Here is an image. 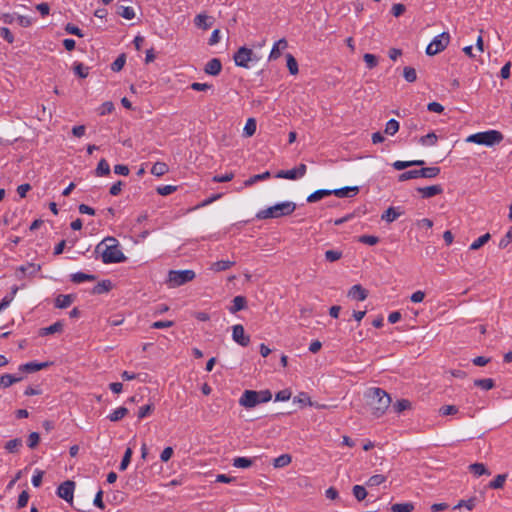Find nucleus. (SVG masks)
<instances>
[{
  "mask_svg": "<svg viewBox=\"0 0 512 512\" xmlns=\"http://www.w3.org/2000/svg\"><path fill=\"white\" fill-rule=\"evenodd\" d=\"M400 212H398L394 207H389L381 216L382 220L391 223L395 221L399 216Z\"/></svg>",
  "mask_w": 512,
  "mask_h": 512,
  "instance_id": "473e14b6",
  "label": "nucleus"
},
{
  "mask_svg": "<svg viewBox=\"0 0 512 512\" xmlns=\"http://www.w3.org/2000/svg\"><path fill=\"white\" fill-rule=\"evenodd\" d=\"M257 128L256 120L254 118H249L246 121V124L243 128V135L245 137H251L255 134Z\"/></svg>",
  "mask_w": 512,
  "mask_h": 512,
  "instance_id": "bb28decb",
  "label": "nucleus"
},
{
  "mask_svg": "<svg viewBox=\"0 0 512 512\" xmlns=\"http://www.w3.org/2000/svg\"><path fill=\"white\" fill-rule=\"evenodd\" d=\"M403 76L407 82H415L417 79L416 70L412 67H405L403 70Z\"/></svg>",
  "mask_w": 512,
  "mask_h": 512,
  "instance_id": "3c124183",
  "label": "nucleus"
},
{
  "mask_svg": "<svg viewBox=\"0 0 512 512\" xmlns=\"http://www.w3.org/2000/svg\"><path fill=\"white\" fill-rule=\"evenodd\" d=\"M386 481V477L382 474H376V475H373L371 476L368 481H367V485L370 486V487H373V486H379L381 485L382 483H384Z\"/></svg>",
  "mask_w": 512,
  "mask_h": 512,
  "instance_id": "8fccbe9b",
  "label": "nucleus"
},
{
  "mask_svg": "<svg viewBox=\"0 0 512 512\" xmlns=\"http://www.w3.org/2000/svg\"><path fill=\"white\" fill-rule=\"evenodd\" d=\"M232 464L236 468L246 469L252 466L253 460L247 457H236Z\"/></svg>",
  "mask_w": 512,
  "mask_h": 512,
  "instance_id": "f704fd0d",
  "label": "nucleus"
},
{
  "mask_svg": "<svg viewBox=\"0 0 512 512\" xmlns=\"http://www.w3.org/2000/svg\"><path fill=\"white\" fill-rule=\"evenodd\" d=\"M363 59L369 69L374 68L378 63L376 56L370 53L364 54Z\"/></svg>",
  "mask_w": 512,
  "mask_h": 512,
  "instance_id": "bf43d9fd",
  "label": "nucleus"
},
{
  "mask_svg": "<svg viewBox=\"0 0 512 512\" xmlns=\"http://www.w3.org/2000/svg\"><path fill=\"white\" fill-rule=\"evenodd\" d=\"M490 239V234L489 233H486L480 237H478L476 240H474L471 245H470V249L471 250H477L479 249L480 247H482L484 244H486L488 242V240Z\"/></svg>",
  "mask_w": 512,
  "mask_h": 512,
  "instance_id": "79ce46f5",
  "label": "nucleus"
},
{
  "mask_svg": "<svg viewBox=\"0 0 512 512\" xmlns=\"http://www.w3.org/2000/svg\"><path fill=\"white\" fill-rule=\"evenodd\" d=\"M296 209V203L293 201H283L270 207L259 210L256 213L257 219H274L291 215Z\"/></svg>",
  "mask_w": 512,
  "mask_h": 512,
  "instance_id": "7ed1b4c3",
  "label": "nucleus"
},
{
  "mask_svg": "<svg viewBox=\"0 0 512 512\" xmlns=\"http://www.w3.org/2000/svg\"><path fill=\"white\" fill-rule=\"evenodd\" d=\"M95 278L96 277L94 275L86 274V273H83V272H77V273H74V274L71 275V280L74 283H83V282H86V281H94Z\"/></svg>",
  "mask_w": 512,
  "mask_h": 512,
  "instance_id": "c756f323",
  "label": "nucleus"
},
{
  "mask_svg": "<svg viewBox=\"0 0 512 512\" xmlns=\"http://www.w3.org/2000/svg\"><path fill=\"white\" fill-rule=\"evenodd\" d=\"M287 68L292 75H296L299 72L298 63L292 54L286 55Z\"/></svg>",
  "mask_w": 512,
  "mask_h": 512,
  "instance_id": "4c0bfd02",
  "label": "nucleus"
},
{
  "mask_svg": "<svg viewBox=\"0 0 512 512\" xmlns=\"http://www.w3.org/2000/svg\"><path fill=\"white\" fill-rule=\"evenodd\" d=\"M420 178V169L419 170H409L406 172H403L399 176V181H406L409 179H416Z\"/></svg>",
  "mask_w": 512,
  "mask_h": 512,
  "instance_id": "603ef678",
  "label": "nucleus"
},
{
  "mask_svg": "<svg viewBox=\"0 0 512 512\" xmlns=\"http://www.w3.org/2000/svg\"><path fill=\"white\" fill-rule=\"evenodd\" d=\"M196 274L193 270H170L167 277V285L170 288H176L192 281Z\"/></svg>",
  "mask_w": 512,
  "mask_h": 512,
  "instance_id": "423d86ee",
  "label": "nucleus"
},
{
  "mask_svg": "<svg viewBox=\"0 0 512 512\" xmlns=\"http://www.w3.org/2000/svg\"><path fill=\"white\" fill-rule=\"evenodd\" d=\"M235 264L234 261H230V260H220V261H216L214 263L211 264L210 266V269L214 272H221V271H225V270H228L229 268H231L233 265Z\"/></svg>",
  "mask_w": 512,
  "mask_h": 512,
  "instance_id": "4be33fe9",
  "label": "nucleus"
},
{
  "mask_svg": "<svg viewBox=\"0 0 512 512\" xmlns=\"http://www.w3.org/2000/svg\"><path fill=\"white\" fill-rule=\"evenodd\" d=\"M440 173L439 167H426L420 169L421 178H434Z\"/></svg>",
  "mask_w": 512,
  "mask_h": 512,
  "instance_id": "e433bc0d",
  "label": "nucleus"
},
{
  "mask_svg": "<svg viewBox=\"0 0 512 512\" xmlns=\"http://www.w3.org/2000/svg\"><path fill=\"white\" fill-rule=\"evenodd\" d=\"M366 397L375 417L382 416L391 403L390 396L381 388L373 387L368 389Z\"/></svg>",
  "mask_w": 512,
  "mask_h": 512,
  "instance_id": "f03ea898",
  "label": "nucleus"
},
{
  "mask_svg": "<svg viewBox=\"0 0 512 512\" xmlns=\"http://www.w3.org/2000/svg\"><path fill=\"white\" fill-rule=\"evenodd\" d=\"M43 475H44V472L39 470V469H36L34 471V474H33L32 479H31L32 485L34 487H39L41 485Z\"/></svg>",
  "mask_w": 512,
  "mask_h": 512,
  "instance_id": "052dcab7",
  "label": "nucleus"
},
{
  "mask_svg": "<svg viewBox=\"0 0 512 512\" xmlns=\"http://www.w3.org/2000/svg\"><path fill=\"white\" fill-rule=\"evenodd\" d=\"M50 365L49 362H27L19 366V370L32 373L44 369Z\"/></svg>",
  "mask_w": 512,
  "mask_h": 512,
  "instance_id": "2eb2a0df",
  "label": "nucleus"
},
{
  "mask_svg": "<svg viewBox=\"0 0 512 512\" xmlns=\"http://www.w3.org/2000/svg\"><path fill=\"white\" fill-rule=\"evenodd\" d=\"M330 195H332L331 190L319 189V190L314 191L307 197V202H309V203L317 202V201L323 199L324 197L330 196Z\"/></svg>",
  "mask_w": 512,
  "mask_h": 512,
  "instance_id": "5701e85b",
  "label": "nucleus"
},
{
  "mask_svg": "<svg viewBox=\"0 0 512 512\" xmlns=\"http://www.w3.org/2000/svg\"><path fill=\"white\" fill-rule=\"evenodd\" d=\"M132 454H133L132 449L128 447V448L125 450V453H124V455H123L122 461H121V463H120V465H119V469H120L121 471L126 470V469H127V467L129 466L130 461H131Z\"/></svg>",
  "mask_w": 512,
  "mask_h": 512,
  "instance_id": "37998d69",
  "label": "nucleus"
},
{
  "mask_svg": "<svg viewBox=\"0 0 512 512\" xmlns=\"http://www.w3.org/2000/svg\"><path fill=\"white\" fill-rule=\"evenodd\" d=\"M438 136L434 132H430L418 139V143L423 147H433L437 144Z\"/></svg>",
  "mask_w": 512,
  "mask_h": 512,
  "instance_id": "6ab92c4d",
  "label": "nucleus"
},
{
  "mask_svg": "<svg viewBox=\"0 0 512 512\" xmlns=\"http://www.w3.org/2000/svg\"><path fill=\"white\" fill-rule=\"evenodd\" d=\"M423 198H431L435 195L441 194L443 189L440 185H431L427 187H420L417 189Z\"/></svg>",
  "mask_w": 512,
  "mask_h": 512,
  "instance_id": "dca6fc26",
  "label": "nucleus"
},
{
  "mask_svg": "<svg viewBox=\"0 0 512 512\" xmlns=\"http://www.w3.org/2000/svg\"><path fill=\"white\" fill-rule=\"evenodd\" d=\"M127 413H128L127 408L118 407L115 410H113L112 412H110L109 415L107 416V418L111 422H116V421L121 420Z\"/></svg>",
  "mask_w": 512,
  "mask_h": 512,
  "instance_id": "a878e982",
  "label": "nucleus"
},
{
  "mask_svg": "<svg viewBox=\"0 0 512 512\" xmlns=\"http://www.w3.org/2000/svg\"><path fill=\"white\" fill-rule=\"evenodd\" d=\"M469 470L477 477L482 475H490V472L487 470L484 464L482 463H474L469 466Z\"/></svg>",
  "mask_w": 512,
  "mask_h": 512,
  "instance_id": "72a5a7b5",
  "label": "nucleus"
},
{
  "mask_svg": "<svg viewBox=\"0 0 512 512\" xmlns=\"http://www.w3.org/2000/svg\"><path fill=\"white\" fill-rule=\"evenodd\" d=\"M194 24L203 30H207L212 26L211 17L206 14H198L194 18Z\"/></svg>",
  "mask_w": 512,
  "mask_h": 512,
  "instance_id": "a211bd4d",
  "label": "nucleus"
},
{
  "mask_svg": "<svg viewBox=\"0 0 512 512\" xmlns=\"http://www.w3.org/2000/svg\"><path fill=\"white\" fill-rule=\"evenodd\" d=\"M233 59L236 66L246 69H249L252 64L259 61V57H257L251 49L246 47H240L234 54Z\"/></svg>",
  "mask_w": 512,
  "mask_h": 512,
  "instance_id": "0eeeda50",
  "label": "nucleus"
},
{
  "mask_svg": "<svg viewBox=\"0 0 512 512\" xmlns=\"http://www.w3.org/2000/svg\"><path fill=\"white\" fill-rule=\"evenodd\" d=\"M118 10V14L126 20H132L135 17V11L132 7L120 6Z\"/></svg>",
  "mask_w": 512,
  "mask_h": 512,
  "instance_id": "58836bf2",
  "label": "nucleus"
},
{
  "mask_svg": "<svg viewBox=\"0 0 512 512\" xmlns=\"http://www.w3.org/2000/svg\"><path fill=\"white\" fill-rule=\"evenodd\" d=\"M347 296L353 300L364 301L368 292L360 284H355L348 290Z\"/></svg>",
  "mask_w": 512,
  "mask_h": 512,
  "instance_id": "f8f14e48",
  "label": "nucleus"
},
{
  "mask_svg": "<svg viewBox=\"0 0 512 512\" xmlns=\"http://www.w3.org/2000/svg\"><path fill=\"white\" fill-rule=\"evenodd\" d=\"M307 167L305 164H299L297 167L290 170H280L276 173V178L297 180L305 176Z\"/></svg>",
  "mask_w": 512,
  "mask_h": 512,
  "instance_id": "1a4fd4ad",
  "label": "nucleus"
},
{
  "mask_svg": "<svg viewBox=\"0 0 512 512\" xmlns=\"http://www.w3.org/2000/svg\"><path fill=\"white\" fill-rule=\"evenodd\" d=\"M450 42V35L448 32H442L436 35L426 47V54L434 56L446 49Z\"/></svg>",
  "mask_w": 512,
  "mask_h": 512,
  "instance_id": "6e6552de",
  "label": "nucleus"
},
{
  "mask_svg": "<svg viewBox=\"0 0 512 512\" xmlns=\"http://www.w3.org/2000/svg\"><path fill=\"white\" fill-rule=\"evenodd\" d=\"M221 70L222 64L218 58H213L209 60L204 67L205 73L211 76H217L221 72Z\"/></svg>",
  "mask_w": 512,
  "mask_h": 512,
  "instance_id": "ddd939ff",
  "label": "nucleus"
},
{
  "mask_svg": "<svg viewBox=\"0 0 512 512\" xmlns=\"http://www.w3.org/2000/svg\"><path fill=\"white\" fill-rule=\"evenodd\" d=\"M357 186H346L338 189L331 190V194H334L337 197L344 198L354 196L358 192Z\"/></svg>",
  "mask_w": 512,
  "mask_h": 512,
  "instance_id": "f3484780",
  "label": "nucleus"
},
{
  "mask_svg": "<svg viewBox=\"0 0 512 512\" xmlns=\"http://www.w3.org/2000/svg\"><path fill=\"white\" fill-rule=\"evenodd\" d=\"M74 490L75 483L73 481L67 480L59 485L57 488V495L66 502L72 503L74 498Z\"/></svg>",
  "mask_w": 512,
  "mask_h": 512,
  "instance_id": "9d476101",
  "label": "nucleus"
},
{
  "mask_svg": "<svg viewBox=\"0 0 512 512\" xmlns=\"http://www.w3.org/2000/svg\"><path fill=\"white\" fill-rule=\"evenodd\" d=\"M232 339L240 346L246 347L250 343V337L246 335L243 325L232 326Z\"/></svg>",
  "mask_w": 512,
  "mask_h": 512,
  "instance_id": "9b49d317",
  "label": "nucleus"
},
{
  "mask_svg": "<svg viewBox=\"0 0 512 512\" xmlns=\"http://www.w3.org/2000/svg\"><path fill=\"white\" fill-rule=\"evenodd\" d=\"M353 495L358 501H362L367 496L366 489L361 485H355L353 487Z\"/></svg>",
  "mask_w": 512,
  "mask_h": 512,
  "instance_id": "864d4df0",
  "label": "nucleus"
},
{
  "mask_svg": "<svg viewBox=\"0 0 512 512\" xmlns=\"http://www.w3.org/2000/svg\"><path fill=\"white\" fill-rule=\"evenodd\" d=\"M73 302V298L71 295H59L55 300V305L57 308H67Z\"/></svg>",
  "mask_w": 512,
  "mask_h": 512,
  "instance_id": "2f4dec72",
  "label": "nucleus"
},
{
  "mask_svg": "<svg viewBox=\"0 0 512 512\" xmlns=\"http://www.w3.org/2000/svg\"><path fill=\"white\" fill-rule=\"evenodd\" d=\"M414 510V504L411 502L395 503L391 506L392 512H412Z\"/></svg>",
  "mask_w": 512,
  "mask_h": 512,
  "instance_id": "7c9ffc66",
  "label": "nucleus"
},
{
  "mask_svg": "<svg viewBox=\"0 0 512 512\" xmlns=\"http://www.w3.org/2000/svg\"><path fill=\"white\" fill-rule=\"evenodd\" d=\"M152 410H153L152 404H147V405L140 407L138 410V418L143 419V418L147 417L148 415H150Z\"/></svg>",
  "mask_w": 512,
  "mask_h": 512,
  "instance_id": "0e129e2a",
  "label": "nucleus"
},
{
  "mask_svg": "<svg viewBox=\"0 0 512 512\" xmlns=\"http://www.w3.org/2000/svg\"><path fill=\"white\" fill-rule=\"evenodd\" d=\"M410 407L411 403L409 400L406 399H400L393 405V409L397 413H402L403 411L409 409Z\"/></svg>",
  "mask_w": 512,
  "mask_h": 512,
  "instance_id": "49530a36",
  "label": "nucleus"
},
{
  "mask_svg": "<svg viewBox=\"0 0 512 512\" xmlns=\"http://www.w3.org/2000/svg\"><path fill=\"white\" fill-rule=\"evenodd\" d=\"M291 461L292 457L289 454H282L274 459L273 466L275 468H283L288 466Z\"/></svg>",
  "mask_w": 512,
  "mask_h": 512,
  "instance_id": "cd10ccee",
  "label": "nucleus"
},
{
  "mask_svg": "<svg viewBox=\"0 0 512 512\" xmlns=\"http://www.w3.org/2000/svg\"><path fill=\"white\" fill-rule=\"evenodd\" d=\"M359 242L373 246L379 242V238L374 235H362L359 237Z\"/></svg>",
  "mask_w": 512,
  "mask_h": 512,
  "instance_id": "4d7b16f0",
  "label": "nucleus"
},
{
  "mask_svg": "<svg viewBox=\"0 0 512 512\" xmlns=\"http://www.w3.org/2000/svg\"><path fill=\"white\" fill-rule=\"evenodd\" d=\"M506 480V475L499 474L489 484L490 488L499 489L502 488Z\"/></svg>",
  "mask_w": 512,
  "mask_h": 512,
  "instance_id": "5fc2aeb1",
  "label": "nucleus"
},
{
  "mask_svg": "<svg viewBox=\"0 0 512 512\" xmlns=\"http://www.w3.org/2000/svg\"><path fill=\"white\" fill-rule=\"evenodd\" d=\"M246 306V299L243 296H236L232 301V306L229 308L231 313H236Z\"/></svg>",
  "mask_w": 512,
  "mask_h": 512,
  "instance_id": "393cba45",
  "label": "nucleus"
},
{
  "mask_svg": "<svg viewBox=\"0 0 512 512\" xmlns=\"http://www.w3.org/2000/svg\"><path fill=\"white\" fill-rule=\"evenodd\" d=\"M458 412V408L454 405H445L440 408V414L443 416L454 415Z\"/></svg>",
  "mask_w": 512,
  "mask_h": 512,
  "instance_id": "e2e57ef3",
  "label": "nucleus"
},
{
  "mask_svg": "<svg viewBox=\"0 0 512 512\" xmlns=\"http://www.w3.org/2000/svg\"><path fill=\"white\" fill-rule=\"evenodd\" d=\"M292 396V393L289 389H283L276 393L275 395V401L278 402H285L288 401Z\"/></svg>",
  "mask_w": 512,
  "mask_h": 512,
  "instance_id": "6e6d98bb",
  "label": "nucleus"
},
{
  "mask_svg": "<svg viewBox=\"0 0 512 512\" xmlns=\"http://www.w3.org/2000/svg\"><path fill=\"white\" fill-rule=\"evenodd\" d=\"M65 31L69 34H72V35H75L77 37H83L84 34L83 32L77 27L75 26L74 24L72 23H68L66 26H65Z\"/></svg>",
  "mask_w": 512,
  "mask_h": 512,
  "instance_id": "680f3d73",
  "label": "nucleus"
},
{
  "mask_svg": "<svg viewBox=\"0 0 512 512\" xmlns=\"http://www.w3.org/2000/svg\"><path fill=\"white\" fill-rule=\"evenodd\" d=\"M167 172L168 166L164 162H156L151 168V173L157 177L163 176Z\"/></svg>",
  "mask_w": 512,
  "mask_h": 512,
  "instance_id": "c9c22d12",
  "label": "nucleus"
},
{
  "mask_svg": "<svg viewBox=\"0 0 512 512\" xmlns=\"http://www.w3.org/2000/svg\"><path fill=\"white\" fill-rule=\"evenodd\" d=\"M16 19L18 24L22 27H29L33 24V20L28 16L17 15Z\"/></svg>",
  "mask_w": 512,
  "mask_h": 512,
  "instance_id": "774afa93",
  "label": "nucleus"
},
{
  "mask_svg": "<svg viewBox=\"0 0 512 512\" xmlns=\"http://www.w3.org/2000/svg\"><path fill=\"white\" fill-rule=\"evenodd\" d=\"M22 446V440L21 439H12V440H9L6 445H5V448L8 452L10 453H15L19 450V448Z\"/></svg>",
  "mask_w": 512,
  "mask_h": 512,
  "instance_id": "c03bdc74",
  "label": "nucleus"
},
{
  "mask_svg": "<svg viewBox=\"0 0 512 512\" xmlns=\"http://www.w3.org/2000/svg\"><path fill=\"white\" fill-rule=\"evenodd\" d=\"M63 327V323L61 321H57L48 327L40 329L39 334L40 336H46L54 333H60L63 331Z\"/></svg>",
  "mask_w": 512,
  "mask_h": 512,
  "instance_id": "aec40b11",
  "label": "nucleus"
},
{
  "mask_svg": "<svg viewBox=\"0 0 512 512\" xmlns=\"http://www.w3.org/2000/svg\"><path fill=\"white\" fill-rule=\"evenodd\" d=\"M293 402L301 404V405H309V406L313 405L309 395L305 392H301L297 396H295L293 398Z\"/></svg>",
  "mask_w": 512,
  "mask_h": 512,
  "instance_id": "a18cd8bd",
  "label": "nucleus"
},
{
  "mask_svg": "<svg viewBox=\"0 0 512 512\" xmlns=\"http://www.w3.org/2000/svg\"><path fill=\"white\" fill-rule=\"evenodd\" d=\"M125 64V58L123 55L119 56L111 65V69L114 72L120 71Z\"/></svg>",
  "mask_w": 512,
  "mask_h": 512,
  "instance_id": "69168bd1",
  "label": "nucleus"
},
{
  "mask_svg": "<svg viewBox=\"0 0 512 512\" xmlns=\"http://www.w3.org/2000/svg\"><path fill=\"white\" fill-rule=\"evenodd\" d=\"M288 47L286 39L282 38L276 41L269 54V60H276L280 57L281 52Z\"/></svg>",
  "mask_w": 512,
  "mask_h": 512,
  "instance_id": "4468645a",
  "label": "nucleus"
},
{
  "mask_svg": "<svg viewBox=\"0 0 512 512\" xmlns=\"http://www.w3.org/2000/svg\"><path fill=\"white\" fill-rule=\"evenodd\" d=\"M399 130V122L395 119H390L385 126V133L393 136L395 135Z\"/></svg>",
  "mask_w": 512,
  "mask_h": 512,
  "instance_id": "ea45409f",
  "label": "nucleus"
},
{
  "mask_svg": "<svg viewBox=\"0 0 512 512\" xmlns=\"http://www.w3.org/2000/svg\"><path fill=\"white\" fill-rule=\"evenodd\" d=\"M503 138L504 136L500 131L487 130L469 135L468 137H466L465 142L475 143L486 147H493L499 144L503 140Z\"/></svg>",
  "mask_w": 512,
  "mask_h": 512,
  "instance_id": "20e7f679",
  "label": "nucleus"
},
{
  "mask_svg": "<svg viewBox=\"0 0 512 512\" xmlns=\"http://www.w3.org/2000/svg\"><path fill=\"white\" fill-rule=\"evenodd\" d=\"M474 385L480 387L483 390H490L494 387V381L491 378L476 379Z\"/></svg>",
  "mask_w": 512,
  "mask_h": 512,
  "instance_id": "a19ab883",
  "label": "nucleus"
},
{
  "mask_svg": "<svg viewBox=\"0 0 512 512\" xmlns=\"http://www.w3.org/2000/svg\"><path fill=\"white\" fill-rule=\"evenodd\" d=\"M95 174L98 177L110 174V165L105 159H101L96 167Z\"/></svg>",
  "mask_w": 512,
  "mask_h": 512,
  "instance_id": "c85d7f7f",
  "label": "nucleus"
},
{
  "mask_svg": "<svg viewBox=\"0 0 512 512\" xmlns=\"http://www.w3.org/2000/svg\"><path fill=\"white\" fill-rule=\"evenodd\" d=\"M271 399L272 393L269 390H245L239 399V404L246 409H251L260 403L269 402Z\"/></svg>",
  "mask_w": 512,
  "mask_h": 512,
  "instance_id": "39448f33",
  "label": "nucleus"
},
{
  "mask_svg": "<svg viewBox=\"0 0 512 512\" xmlns=\"http://www.w3.org/2000/svg\"><path fill=\"white\" fill-rule=\"evenodd\" d=\"M425 162L423 160H411V161H395L392 166L395 170H403L411 166H423Z\"/></svg>",
  "mask_w": 512,
  "mask_h": 512,
  "instance_id": "412c9836",
  "label": "nucleus"
},
{
  "mask_svg": "<svg viewBox=\"0 0 512 512\" xmlns=\"http://www.w3.org/2000/svg\"><path fill=\"white\" fill-rule=\"evenodd\" d=\"M0 36L5 39L8 43L14 42V36L11 31L7 27H2L0 29Z\"/></svg>",
  "mask_w": 512,
  "mask_h": 512,
  "instance_id": "338daca9",
  "label": "nucleus"
},
{
  "mask_svg": "<svg viewBox=\"0 0 512 512\" xmlns=\"http://www.w3.org/2000/svg\"><path fill=\"white\" fill-rule=\"evenodd\" d=\"M96 252L104 264L125 262L127 257L123 253L119 241L113 236L105 237L97 246Z\"/></svg>",
  "mask_w": 512,
  "mask_h": 512,
  "instance_id": "f257e3e1",
  "label": "nucleus"
},
{
  "mask_svg": "<svg viewBox=\"0 0 512 512\" xmlns=\"http://www.w3.org/2000/svg\"><path fill=\"white\" fill-rule=\"evenodd\" d=\"M22 380V377H18L12 374H4L0 376V385L4 388H8L14 383H17Z\"/></svg>",
  "mask_w": 512,
  "mask_h": 512,
  "instance_id": "b1692460",
  "label": "nucleus"
},
{
  "mask_svg": "<svg viewBox=\"0 0 512 512\" xmlns=\"http://www.w3.org/2000/svg\"><path fill=\"white\" fill-rule=\"evenodd\" d=\"M343 253L340 250H327L325 252V259L328 262H336L341 259Z\"/></svg>",
  "mask_w": 512,
  "mask_h": 512,
  "instance_id": "de8ad7c7",
  "label": "nucleus"
},
{
  "mask_svg": "<svg viewBox=\"0 0 512 512\" xmlns=\"http://www.w3.org/2000/svg\"><path fill=\"white\" fill-rule=\"evenodd\" d=\"M269 177H270V173L268 171L263 172L261 174H256V175L250 177L248 180H246L245 181V185L246 186H251V185H253L256 182L261 181V180H265V179H267Z\"/></svg>",
  "mask_w": 512,
  "mask_h": 512,
  "instance_id": "09e8293b",
  "label": "nucleus"
},
{
  "mask_svg": "<svg viewBox=\"0 0 512 512\" xmlns=\"http://www.w3.org/2000/svg\"><path fill=\"white\" fill-rule=\"evenodd\" d=\"M74 71L81 78H86L89 74V68L82 63H77L74 67Z\"/></svg>",
  "mask_w": 512,
  "mask_h": 512,
  "instance_id": "13d9d810",
  "label": "nucleus"
}]
</instances>
